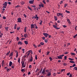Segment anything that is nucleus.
Masks as SVG:
<instances>
[{"label":"nucleus","mask_w":77,"mask_h":77,"mask_svg":"<svg viewBox=\"0 0 77 77\" xmlns=\"http://www.w3.org/2000/svg\"><path fill=\"white\" fill-rule=\"evenodd\" d=\"M3 5H4L3 7V8H6V6L8 5V2H5L3 4Z\"/></svg>","instance_id":"1"},{"label":"nucleus","mask_w":77,"mask_h":77,"mask_svg":"<svg viewBox=\"0 0 77 77\" xmlns=\"http://www.w3.org/2000/svg\"><path fill=\"white\" fill-rule=\"evenodd\" d=\"M64 56V54L60 55L59 56H57V57L59 59H62V57Z\"/></svg>","instance_id":"2"},{"label":"nucleus","mask_w":77,"mask_h":77,"mask_svg":"<svg viewBox=\"0 0 77 77\" xmlns=\"http://www.w3.org/2000/svg\"><path fill=\"white\" fill-rule=\"evenodd\" d=\"M22 65V68H25L26 67V63L24 64V62L23 61H22L21 62Z\"/></svg>","instance_id":"3"},{"label":"nucleus","mask_w":77,"mask_h":77,"mask_svg":"<svg viewBox=\"0 0 77 77\" xmlns=\"http://www.w3.org/2000/svg\"><path fill=\"white\" fill-rule=\"evenodd\" d=\"M43 35L45 36V38H47V36H49V35L46 33H43Z\"/></svg>","instance_id":"4"},{"label":"nucleus","mask_w":77,"mask_h":77,"mask_svg":"<svg viewBox=\"0 0 77 77\" xmlns=\"http://www.w3.org/2000/svg\"><path fill=\"white\" fill-rule=\"evenodd\" d=\"M53 27L55 28V29H57V30H58V29H60V27L58 28L57 27V26H56L54 25H53Z\"/></svg>","instance_id":"5"},{"label":"nucleus","mask_w":77,"mask_h":77,"mask_svg":"<svg viewBox=\"0 0 77 77\" xmlns=\"http://www.w3.org/2000/svg\"><path fill=\"white\" fill-rule=\"evenodd\" d=\"M17 22L18 23H21V18L20 17L19 18L17 19Z\"/></svg>","instance_id":"6"},{"label":"nucleus","mask_w":77,"mask_h":77,"mask_svg":"<svg viewBox=\"0 0 77 77\" xmlns=\"http://www.w3.org/2000/svg\"><path fill=\"white\" fill-rule=\"evenodd\" d=\"M34 2V0H30L29 1V3L30 4H33Z\"/></svg>","instance_id":"7"},{"label":"nucleus","mask_w":77,"mask_h":77,"mask_svg":"<svg viewBox=\"0 0 77 77\" xmlns=\"http://www.w3.org/2000/svg\"><path fill=\"white\" fill-rule=\"evenodd\" d=\"M27 54V55L26 56L27 57V58H28V57H29V55L30 54V53L27 52L26 53V54Z\"/></svg>","instance_id":"8"},{"label":"nucleus","mask_w":77,"mask_h":77,"mask_svg":"<svg viewBox=\"0 0 77 77\" xmlns=\"http://www.w3.org/2000/svg\"><path fill=\"white\" fill-rule=\"evenodd\" d=\"M31 29H32L33 28H35V26H34V24H32L31 25Z\"/></svg>","instance_id":"9"},{"label":"nucleus","mask_w":77,"mask_h":77,"mask_svg":"<svg viewBox=\"0 0 77 77\" xmlns=\"http://www.w3.org/2000/svg\"><path fill=\"white\" fill-rule=\"evenodd\" d=\"M18 45H20H20L23 44V42H19L18 43Z\"/></svg>","instance_id":"10"},{"label":"nucleus","mask_w":77,"mask_h":77,"mask_svg":"<svg viewBox=\"0 0 77 77\" xmlns=\"http://www.w3.org/2000/svg\"><path fill=\"white\" fill-rule=\"evenodd\" d=\"M5 69L6 70H7L8 72V71H9H9H10V69H8V67H5Z\"/></svg>","instance_id":"11"},{"label":"nucleus","mask_w":77,"mask_h":77,"mask_svg":"<svg viewBox=\"0 0 77 77\" xmlns=\"http://www.w3.org/2000/svg\"><path fill=\"white\" fill-rule=\"evenodd\" d=\"M44 4H42V5H39L38 6H39V7H41H41H42V8H44Z\"/></svg>","instance_id":"12"},{"label":"nucleus","mask_w":77,"mask_h":77,"mask_svg":"<svg viewBox=\"0 0 77 77\" xmlns=\"http://www.w3.org/2000/svg\"><path fill=\"white\" fill-rule=\"evenodd\" d=\"M12 65V62L11 61H10V63H9V66H11Z\"/></svg>","instance_id":"13"},{"label":"nucleus","mask_w":77,"mask_h":77,"mask_svg":"<svg viewBox=\"0 0 77 77\" xmlns=\"http://www.w3.org/2000/svg\"><path fill=\"white\" fill-rule=\"evenodd\" d=\"M3 35V33H1V31H0V38H2Z\"/></svg>","instance_id":"14"},{"label":"nucleus","mask_w":77,"mask_h":77,"mask_svg":"<svg viewBox=\"0 0 77 77\" xmlns=\"http://www.w3.org/2000/svg\"><path fill=\"white\" fill-rule=\"evenodd\" d=\"M67 22H68V23H69V24H71V22H70V21L69 20V19H67Z\"/></svg>","instance_id":"15"},{"label":"nucleus","mask_w":77,"mask_h":77,"mask_svg":"<svg viewBox=\"0 0 77 77\" xmlns=\"http://www.w3.org/2000/svg\"><path fill=\"white\" fill-rule=\"evenodd\" d=\"M11 51H9L8 52H7V53L6 54V56H8L9 54H10V53Z\"/></svg>","instance_id":"16"},{"label":"nucleus","mask_w":77,"mask_h":77,"mask_svg":"<svg viewBox=\"0 0 77 77\" xmlns=\"http://www.w3.org/2000/svg\"><path fill=\"white\" fill-rule=\"evenodd\" d=\"M47 75L48 76H50L51 75V72H49L47 74Z\"/></svg>","instance_id":"17"},{"label":"nucleus","mask_w":77,"mask_h":77,"mask_svg":"<svg viewBox=\"0 0 77 77\" xmlns=\"http://www.w3.org/2000/svg\"><path fill=\"white\" fill-rule=\"evenodd\" d=\"M14 66H15V64H13L11 66V67L12 68L14 69Z\"/></svg>","instance_id":"18"},{"label":"nucleus","mask_w":77,"mask_h":77,"mask_svg":"<svg viewBox=\"0 0 77 77\" xmlns=\"http://www.w3.org/2000/svg\"><path fill=\"white\" fill-rule=\"evenodd\" d=\"M27 8H28V9H29V10L32 11V8H31L30 7H29V6H28Z\"/></svg>","instance_id":"19"},{"label":"nucleus","mask_w":77,"mask_h":77,"mask_svg":"<svg viewBox=\"0 0 77 77\" xmlns=\"http://www.w3.org/2000/svg\"><path fill=\"white\" fill-rule=\"evenodd\" d=\"M24 36L25 38H26V37H27V36H28L27 34H24Z\"/></svg>","instance_id":"20"},{"label":"nucleus","mask_w":77,"mask_h":77,"mask_svg":"<svg viewBox=\"0 0 77 77\" xmlns=\"http://www.w3.org/2000/svg\"><path fill=\"white\" fill-rule=\"evenodd\" d=\"M24 43L26 44V45H27V44H28V42L27 41H25Z\"/></svg>","instance_id":"21"},{"label":"nucleus","mask_w":77,"mask_h":77,"mask_svg":"<svg viewBox=\"0 0 77 77\" xmlns=\"http://www.w3.org/2000/svg\"><path fill=\"white\" fill-rule=\"evenodd\" d=\"M20 3L21 5H24V2L23 1H22Z\"/></svg>","instance_id":"22"},{"label":"nucleus","mask_w":77,"mask_h":77,"mask_svg":"<svg viewBox=\"0 0 77 77\" xmlns=\"http://www.w3.org/2000/svg\"><path fill=\"white\" fill-rule=\"evenodd\" d=\"M74 70L77 71V67H75L74 68Z\"/></svg>","instance_id":"23"},{"label":"nucleus","mask_w":77,"mask_h":77,"mask_svg":"<svg viewBox=\"0 0 77 77\" xmlns=\"http://www.w3.org/2000/svg\"><path fill=\"white\" fill-rule=\"evenodd\" d=\"M45 71L44 70H43L42 72V74H44V73H45Z\"/></svg>","instance_id":"24"},{"label":"nucleus","mask_w":77,"mask_h":77,"mask_svg":"<svg viewBox=\"0 0 77 77\" xmlns=\"http://www.w3.org/2000/svg\"><path fill=\"white\" fill-rule=\"evenodd\" d=\"M57 15L58 16V17H59V16L60 15V13H57Z\"/></svg>","instance_id":"25"},{"label":"nucleus","mask_w":77,"mask_h":77,"mask_svg":"<svg viewBox=\"0 0 77 77\" xmlns=\"http://www.w3.org/2000/svg\"><path fill=\"white\" fill-rule=\"evenodd\" d=\"M9 28V27H5V29L6 30H7V31H8V29Z\"/></svg>","instance_id":"26"},{"label":"nucleus","mask_w":77,"mask_h":77,"mask_svg":"<svg viewBox=\"0 0 77 77\" xmlns=\"http://www.w3.org/2000/svg\"><path fill=\"white\" fill-rule=\"evenodd\" d=\"M54 20L55 21H57V17L56 16H54Z\"/></svg>","instance_id":"27"},{"label":"nucleus","mask_w":77,"mask_h":77,"mask_svg":"<svg viewBox=\"0 0 77 77\" xmlns=\"http://www.w3.org/2000/svg\"><path fill=\"white\" fill-rule=\"evenodd\" d=\"M34 26L35 27V29H38V27L37 26H36L35 24H34Z\"/></svg>","instance_id":"28"},{"label":"nucleus","mask_w":77,"mask_h":77,"mask_svg":"<svg viewBox=\"0 0 77 77\" xmlns=\"http://www.w3.org/2000/svg\"><path fill=\"white\" fill-rule=\"evenodd\" d=\"M69 62H70V63H75L73 61H69Z\"/></svg>","instance_id":"29"},{"label":"nucleus","mask_w":77,"mask_h":77,"mask_svg":"<svg viewBox=\"0 0 77 77\" xmlns=\"http://www.w3.org/2000/svg\"><path fill=\"white\" fill-rule=\"evenodd\" d=\"M66 12L68 14H69L70 13V12L69 11H67V10H66Z\"/></svg>","instance_id":"30"},{"label":"nucleus","mask_w":77,"mask_h":77,"mask_svg":"<svg viewBox=\"0 0 77 77\" xmlns=\"http://www.w3.org/2000/svg\"><path fill=\"white\" fill-rule=\"evenodd\" d=\"M40 45H44V43L42 42H41L40 43Z\"/></svg>","instance_id":"31"},{"label":"nucleus","mask_w":77,"mask_h":77,"mask_svg":"<svg viewBox=\"0 0 77 77\" xmlns=\"http://www.w3.org/2000/svg\"><path fill=\"white\" fill-rule=\"evenodd\" d=\"M71 55H72V56H75V54L74 53H71Z\"/></svg>","instance_id":"32"},{"label":"nucleus","mask_w":77,"mask_h":77,"mask_svg":"<svg viewBox=\"0 0 77 77\" xmlns=\"http://www.w3.org/2000/svg\"><path fill=\"white\" fill-rule=\"evenodd\" d=\"M13 52H12V53H11L10 54V55L11 56H13Z\"/></svg>","instance_id":"33"},{"label":"nucleus","mask_w":77,"mask_h":77,"mask_svg":"<svg viewBox=\"0 0 77 77\" xmlns=\"http://www.w3.org/2000/svg\"><path fill=\"white\" fill-rule=\"evenodd\" d=\"M18 62L19 63V64L20 63V58L18 59Z\"/></svg>","instance_id":"34"},{"label":"nucleus","mask_w":77,"mask_h":77,"mask_svg":"<svg viewBox=\"0 0 77 77\" xmlns=\"http://www.w3.org/2000/svg\"><path fill=\"white\" fill-rule=\"evenodd\" d=\"M68 6V5H67V4H65V5H64V8H66V6Z\"/></svg>","instance_id":"35"},{"label":"nucleus","mask_w":77,"mask_h":77,"mask_svg":"<svg viewBox=\"0 0 77 77\" xmlns=\"http://www.w3.org/2000/svg\"><path fill=\"white\" fill-rule=\"evenodd\" d=\"M38 71H39V69H38V68H37V69H36L35 71V72H38Z\"/></svg>","instance_id":"36"},{"label":"nucleus","mask_w":77,"mask_h":77,"mask_svg":"<svg viewBox=\"0 0 77 77\" xmlns=\"http://www.w3.org/2000/svg\"><path fill=\"white\" fill-rule=\"evenodd\" d=\"M35 60H37L38 59V57H37V56L36 55H35Z\"/></svg>","instance_id":"37"},{"label":"nucleus","mask_w":77,"mask_h":77,"mask_svg":"<svg viewBox=\"0 0 77 77\" xmlns=\"http://www.w3.org/2000/svg\"><path fill=\"white\" fill-rule=\"evenodd\" d=\"M77 34H76L75 35L73 36V38H76V37H77Z\"/></svg>","instance_id":"38"},{"label":"nucleus","mask_w":77,"mask_h":77,"mask_svg":"<svg viewBox=\"0 0 77 77\" xmlns=\"http://www.w3.org/2000/svg\"><path fill=\"white\" fill-rule=\"evenodd\" d=\"M63 65L64 66H66L67 65V64L66 63H63Z\"/></svg>","instance_id":"39"},{"label":"nucleus","mask_w":77,"mask_h":77,"mask_svg":"<svg viewBox=\"0 0 77 77\" xmlns=\"http://www.w3.org/2000/svg\"><path fill=\"white\" fill-rule=\"evenodd\" d=\"M23 15L24 17L25 18H26L27 16H26V14H23Z\"/></svg>","instance_id":"40"},{"label":"nucleus","mask_w":77,"mask_h":77,"mask_svg":"<svg viewBox=\"0 0 77 77\" xmlns=\"http://www.w3.org/2000/svg\"><path fill=\"white\" fill-rule=\"evenodd\" d=\"M42 68H41L40 71L39 72L40 73H41L42 72Z\"/></svg>","instance_id":"41"},{"label":"nucleus","mask_w":77,"mask_h":77,"mask_svg":"<svg viewBox=\"0 0 77 77\" xmlns=\"http://www.w3.org/2000/svg\"><path fill=\"white\" fill-rule=\"evenodd\" d=\"M24 32L25 33L26 32V27H25L24 28Z\"/></svg>","instance_id":"42"},{"label":"nucleus","mask_w":77,"mask_h":77,"mask_svg":"<svg viewBox=\"0 0 77 77\" xmlns=\"http://www.w3.org/2000/svg\"><path fill=\"white\" fill-rule=\"evenodd\" d=\"M25 69H22L21 70V71L22 72H23V71H25Z\"/></svg>","instance_id":"43"},{"label":"nucleus","mask_w":77,"mask_h":77,"mask_svg":"<svg viewBox=\"0 0 77 77\" xmlns=\"http://www.w3.org/2000/svg\"><path fill=\"white\" fill-rule=\"evenodd\" d=\"M69 60H73V59H72L71 58H69Z\"/></svg>","instance_id":"44"},{"label":"nucleus","mask_w":77,"mask_h":77,"mask_svg":"<svg viewBox=\"0 0 77 77\" xmlns=\"http://www.w3.org/2000/svg\"><path fill=\"white\" fill-rule=\"evenodd\" d=\"M63 71H65V69H62L61 71V72H63Z\"/></svg>","instance_id":"45"},{"label":"nucleus","mask_w":77,"mask_h":77,"mask_svg":"<svg viewBox=\"0 0 77 77\" xmlns=\"http://www.w3.org/2000/svg\"><path fill=\"white\" fill-rule=\"evenodd\" d=\"M49 59H50V61H52V58H51V57H50L49 58Z\"/></svg>","instance_id":"46"},{"label":"nucleus","mask_w":77,"mask_h":77,"mask_svg":"<svg viewBox=\"0 0 77 77\" xmlns=\"http://www.w3.org/2000/svg\"><path fill=\"white\" fill-rule=\"evenodd\" d=\"M76 66V65H75V64H74L72 65V67H74V66Z\"/></svg>","instance_id":"47"},{"label":"nucleus","mask_w":77,"mask_h":77,"mask_svg":"<svg viewBox=\"0 0 77 77\" xmlns=\"http://www.w3.org/2000/svg\"><path fill=\"white\" fill-rule=\"evenodd\" d=\"M42 20H41L40 22L39 23V24L41 25L42 24Z\"/></svg>","instance_id":"48"},{"label":"nucleus","mask_w":77,"mask_h":77,"mask_svg":"<svg viewBox=\"0 0 77 77\" xmlns=\"http://www.w3.org/2000/svg\"><path fill=\"white\" fill-rule=\"evenodd\" d=\"M5 62V61H4V60H3L2 61V65H4V62Z\"/></svg>","instance_id":"49"},{"label":"nucleus","mask_w":77,"mask_h":77,"mask_svg":"<svg viewBox=\"0 0 77 77\" xmlns=\"http://www.w3.org/2000/svg\"><path fill=\"white\" fill-rule=\"evenodd\" d=\"M29 68H32V65H29Z\"/></svg>","instance_id":"50"},{"label":"nucleus","mask_w":77,"mask_h":77,"mask_svg":"<svg viewBox=\"0 0 77 77\" xmlns=\"http://www.w3.org/2000/svg\"><path fill=\"white\" fill-rule=\"evenodd\" d=\"M49 71V70H48V69H46V70H45V72H48Z\"/></svg>","instance_id":"51"},{"label":"nucleus","mask_w":77,"mask_h":77,"mask_svg":"<svg viewBox=\"0 0 77 77\" xmlns=\"http://www.w3.org/2000/svg\"><path fill=\"white\" fill-rule=\"evenodd\" d=\"M16 39H17V41H18V40H19V38L18 37H17Z\"/></svg>","instance_id":"52"},{"label":"nucleus","mask_w":77,"mask_h":77,"mask_svg":"<svg viewBox=\"0 0 77 77\" xmlns=\"http://www.w3.org/2000/svg\"><path fill=\"white\" fill-rule=\"evenodd\" d=\"M67 57H66V56H64V60H66V59Z\"/></svg>","instance_id":"53"},{"label":"nucleus","mask_w":77,"mask_h":77,"mask_svg":"<svg viewBox=\"0 0 77 77\" xmlns=\"http://www.w3.org/2000/svg\"><path fill=\"white\" fill-rule=\"evenodd\" d=\"M20 27H18L17 28V30H20Z\"/></svg>","instance_id":"54"},{"label":"nucleus","mask_w":77,"mask_h":77,"mask_svg":"<svg viewBox=\"0 0 77 77\" xmlns=\"http://www.w3.org/2000/svg\"><path fill=\"white\" fill-rule=\"evenodd\" d=\"M45 42L46 43H47V42H48V40H45Z\"/></svg>","instance_id":"55"},{"label":"nucleus","mask_w":77,"mask_h":77,"mask_svg":"<svg viewBox=\"0 0 77 77\" xmlns=\"http://www.w3.org/2000/svg\"><path fill=\"white\" fill-rule=\"evenodd\" d=\"M3 19H4V20H5V19H6V17L5 16H3Z\"/></svg>","instance_id":"56"},{"label":"nucleus","mask_w":77,"mask_h":77,"mask_svg":"<svg viewBox=\"0 0 77 77\" xmlns=\"http://www.w3.org/2000/svg\"><path fill=\"white\" fill-rule=\"evenodd\" d=\"M43 3L44 4H46V3H45V0H43Z\"/></svg>","instance_id":"57"},{"label":"nucleus","mask_w":77,"mask_h":77,"mask_svg":"<svg viewBox=\"0 0 77 77\" xmlns=\"http://www.w3.org/2000/svg\"><path fill=\"white\" fill-rule=\"evenodd\" d=\"M32 8H35L36 7V5H32Z\"/></svg>","instance_id":"58"},{"label":"nucleus","mask_w":77,"mask_h":77,"mask_svg":"<svg viewBox=\"0 0 77 77\" xmlns=\"http://www.w3.org/2000/svg\"><path fill=\"white\" fill-rule=\"evenodd\" d=\"M69 74H70V72L67 73V75L68 76V75H69Z\"/></svg>","instance_id":"59"},{"label":"nucleus","mask_w":77,"mask_h":77,"mask_svg":"<svg viewBox=\"0 0 77 77\" xmlns=\"http://www.w3.org/2000/svg\"><path fill=\"white\" fill-rule=\"evenodd\" d=\"M30 62H32V61H33V59H31L30 60H29Z\"/></svg>","instance_id":"60"},{"label":"nucleus","mask_w":77,"mask_h":77,"mask_svg":"<svg viewBox=\"0 0 77 77\" xmlns=\"http://www.w3.org/2000/svg\"><path fill=\"white\" fill-rule=\"evenodd\" d=\"M49 53H50V51H49L47 53V54H46V55H48V54H49Z\"/></svg>","instance_id":"61"},{"label":"nucleus","mask_w":77,"mask_h":77,"mask_svg":"<svg viewBox=\"0 0 77 77\" xmlns=\"http://www.w3.org/2000/svg\"><path fill=\"white\" fill-rule=\"evenodd\" d=\"M33 46L35 47V48H37V47L36 45H33Z\"/></svg>","instance_id":"62"},{"label":"nucleus","mask_w":77,"mask_h":77,"mask_svg":"<svg viewBox=\"0 0 77 77\" xmlns=\"http://www.w3.org/2000/svg\"><path fill=\"white\" fill-rule=\"evenodd\" d=\"M63 27H64V28H65V27H66V26L65 25H63Z\"/></svg>","instance_id":"63"},{"label":"nucleus","mask_w":77,"mask_h":77,"mask_svg":"<svg viewBox=\"0 0 77 77\" xmlns=\"http://www.w3.org/2000/svg\"><path fill=\"white\" fill-rule=\"evenodd\" d=\"M69 77H72V75L71 74L69 76Z\"/></svg>","instance_id":"64"}]
</instances>
